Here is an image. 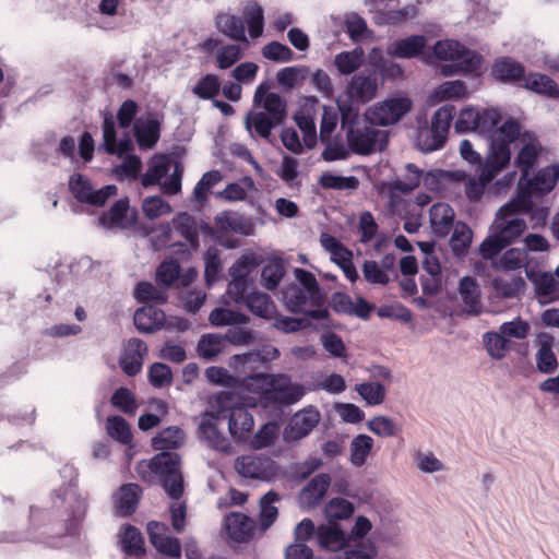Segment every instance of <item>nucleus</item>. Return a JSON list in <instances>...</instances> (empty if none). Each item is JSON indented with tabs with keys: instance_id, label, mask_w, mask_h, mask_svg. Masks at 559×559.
<instances>
[{
	"instance_id": "79ce46f5",
	"label": "nucleus",
	"mask_w": 559,
	"mask_h": 559,
	"mask_svg": "<svg viewBox=\"0 0 559 559\" xmlns=\"http://www.w3.org/2000/svg\"><path fill=\"white\" fill-rule=\"evenodd\" d=\"M170 168V158L166 155H159L152 158L146 173L142 176L143 187H152L160 182Z\"/></svg>"
},
{
	"instance_id": "f03ea898",
	"label": "nucleus",
	"mask_w": 559,
	"mask_h": 559,
	"mask_svg": "<svg viewBox=\"0 0 559 559\" xmlns=\"http://www.w3.org/2000/svg\"><path fill=\"white\" fill-rule=\"evenodd\" d=\"M245 23L252 39L262 36L264 31V10L254 0L248 1L242 11V17L228 12H219L214 19L216 29L235 41L248 44Z\"/></svg>"
},
{
	"instance_id": "72a5a7b5",
	"label": "nucleus",
	"mask_w": 559,
	"mask_h": 559,
	"mask_svg": "<svg viewBox=\"0 0 559 559\" xmlns=\"http://www.w3.org/2000/svg\"><path fill=\"white\" fill-rule=\"evenodd\" d=\"M121 549L127 556L140 557L145 554L144 538L140 530L124 524L121 530Z\"/></svg>"
},
{
	"instance_id": "20e7f679",
	"label": "nucleus",
	"mask_w": 559,
	"mask_h": 559,
	"mask_svg": "<svg viewBox=\"0 0 559 559\" xmlns=\"http://www.w3.org/2000/svg\"><path fill=\"white\" fill-rule=\"evenodd\" d=\"M181 459L176 452H159L148 463L141 462L138 472L141 474L145 466L158 476L162 487L171 499H179L183 493V478L180 472Z\"/></svg>"
},
{
	"instance_id": "052dcab7",
	"label": "nucleus",
	"mask_w": 559,
	"mask_h": 559,
	"mask_svg": "<svg viewBox=\"0 0 559 559\" xmlns=\"http://www.w3.org/2000/svg\"><path fill=\"white\" fill-rule=\"evenodd\" d=\"M524 285L525 282L522 277H513L511 280H507L504 277H496L492 280L493 289L499 296L503 298H512L518 296Z\"/></svg>"
},
{
	"instance_id": "69168bd1",
	"label": "nucleus",
	"mask_w": 559,
	"mask_h": 559,
	"mask_svg": "<svg viewBox=\"0 0 559 559\" xmlns=\"http://www.w3.org/2000/svg\"><path fill=\"white\" fill-rule=\"evenodd\" d=\"M499 331L509 341L510 338L524 340L528 336L531 326L528 322L518 317L512 321L502 323Z\"/></svg>"
},
{
	"instance_id": "6ab92c4d",
	"label": "nucleus",
	"mask_w": 559,
	"mask_h": 559,
	"mask_svg": "<svg viewBox=\"0 0 559 559\" xmlns=\"http://www.w3.org/2000/svg\"><path fill=\"white\" fill-rule=\"evenodd\" d=\"M283 300L290 312L304 313L307 308L319 307L322 300L314 298L296 284H290L283 290Z\"/></svg>"
},
{
	"instance_id": "603ef678",
	"label": "nucleus",
	"mask_w": 559,
	"mask_h": 559,
	"mask_svg": "<svg viewBox=\"0 0 559 559\" xmlns=\"http://www.w3.org/2000/svg\"><path fill=\"white\" fill-rule=\"evenodd\" d=\"M433 96L439 102L465 98L467 96V87L461 80L448 81L439 85Z\"/></svg>"
},
{
	"instance_id": "c85d7f7f",
	"label": "nucleus",
	"mask_w": 559,
	"mask_h": 559,
	"mask_svg": "<svg viewBox=\"0 0 559 559\" xmlns=\"http://www.w3.org/2000/svg\"><path fill=\"white\" fill-rule=\"evenodd\" d=\"M142 489L136 484H124L116 496V508L120 516H130L136 510Z\"/></svg>"
},
{
	"instance_id": "4468645a",
	"label": "nucleus",
	"mask_w": 559,
	"mask_h": 559,
	"mask_svg": "<svg viewBox=\"0 0 559 559\" xmlns=\"http://www.w3.org/2000/svg\"><path fill=\"white\" fill-rule=\"evenodd\" d=\"M377 124H371L368 120L362 128H349L346 138L350 150L354 153L368 155L372 153L383 132L376 129Z\"/></svg>"
},
{
	"instance_id": "4be33fe9",
	"label": "nucleus",
	"mask_w": 559,
	"mask_h": 559,
	"mask_svg": "<svg viewBox=\"0 0 559 559\" xmlns=\"http://www.w3.org/2000/svg\"><path fill=\"white\" fill-rule=\"evenodd\" d=\"M219 417V414H210L207 419L202 420L199 430L212 449L229 453L231 451V444L217 426Z\"/></svg>"
},
{
	"instance_id": "39448f33",
	"label": "nucleus",
	"mask_w": 559,
	"mask_h": 559,
	"mask_svg": "<svg viewBox=\"0 0 559 559\" xmlns=\"http://www.w3.org/2000/svg\"><path fill=\"white\" fill-rule=\"evenodd\" d=\"M502 117L497 109L493 108H485L479 110L477 118V127H475V132L486 135L489 141V152L492 151V146L496 140L504 141L507 143V148L510 150V145L514 142L521 132V127L519 122L513 119H509L502 123L501 127H498Z\"/></svg>"
},
{
	"instance_id": "3c124183",
	"label": "nucleus",
	"mask_w": 559,
	"mask_h": 559,
	"mask_svg": "<svg viewBox=\"0 0 559 559\" xmlns=\"http://www.w3.org/2000/svg\"><path fill=\"white\" fill-rule=\"evenodd\" d=\"M319 183L324 189L355 190L359 186V180L354 176L343 177L325 171L321 175Z\"/></svg>"
},
{
	"instance_id": "f704fd0d",
	"label": "nucleus",
	"mask_w": 559,
	"mask_h": 559,
	"mask_svg": "<svg viewBox=\"0 0 559 559\" xmlns=\"http://www.w3.org/2000/svg\"><path fill=\"white\" fill-rule=\"evenodd\" d=\"M281 124V122H274V120L263 111L250 112L246 117L247 129L269 142H271L272 130Z\"/></svg>"
},
{
	"instance_id": "a211bd4d",
	"label": "nucleus",
	"mask_w": 559,
	"mask_h": 559,
	"mask_svg": "<svg viewBox=\"0 0 559 559\" xmlns=\"http://www.w3.org/2000/svg\"><path fill=\"white\" fill-rule=\"evenodd\" d=\"M219 231L236 233L242 236H251L254 233V223L251 217L233 211H223L214 218Z\"/></svg>"
},
{
	"instance_id": "7ed1b4c3",
	"label": "nucleus",
	"mask_w": 559,
	"mask_h": 559,
	"mask_svg": "<svg viewBox=\"0 0 559 559\" xmlns=\"http://www.w3.org/2000/svg\"><path fill=\"white\" fill-rule=\"evenodd\" d=\"M511 150L507 148L504 141L496 140L492 151L488 153L478 177L468 176L465 182V194L471 202H478L486 187L509 164Z\"/></svg>"
},
{
	"instance_id": "a18cd8bd",
	"label": "nucleus",
	"mask_w": 559,
	"mask_h": 559,
	"mask_svg": "<svg viewBox=\"0 0 559 559\" xmlns=\"http://www.w3.org/2000/svg\"><path fill=\"white\" fill-rule=\"evenodd\" d=\"M373 447V439L367 435H358L350 443V462L354 466H362Z\"/></svg>"
},
{
	"instance_id": "b1692460",
	"label": "nucleus",
	"mask_w": 559,
	"mask_h": 559,
	"mask_svg": "<svg viewBox=\"0 0 559 559\" xmlns=\"http://www.w3.org/2000/svg\"><path fill=\"white\" fill-rule=\"evenodd\" d=\"M225 526L229 537L238 543L249 542L254 533L253 522L240 512L230 513L225 518Z\"/></svg>"
},
{
	"instance_id": "7c9ffc66",
	"label": "nucleus",
	"mask_w": 559,
	"mask_h": 559,
	"mask_svg": "<svg viewBox=\"0 0 559 559\" xmlns=\"http://www.w3.org/2000/svg\"><path fill=\"white\" fill-rule=\"evenodd\" d=\"M552 336L546 333L538 335L539 348L536 353V365L543 373H552L558 367L557 357L552 352Z\"/></svg>"
},
{
	"instance_id": "e2e57ef3",
	"label": "nucleus",
	"mask_w": 559,
	"mask_h": 559,
	"mask_svg": "<svg viewBox=\"0 0 559 559\" xmlns=\"http://www.w3.org/2000/svg\"><path fill=\"white\" fill-rule=\"evenodd\" d=\"M111 404L124 414L133 415L138 404L132 392L121 386L115 391L110 400Z\"/></svg>"
},
{
	"instance_id": "5fc2aeb1",
	"label": "nucleus",
	"mask_w": 559,
	"mask_h": 559,
	"mask_svg": "<svg viewBox=\"0 0 559 559\" xmlns=\"http://www.w3.org/2000/svg\"><path fill=\"white\" fill-rule=\"evenodd\" d=\"M484 343L486 346V349L488 354L496 358V359H502L506 357L510 344L509 340H507L501 332H487L484 334Z\"/></svg>"
},
{
	"instance_id": "f3484780",
	"label": "nucleus",
	"mask_w": 559,
	"mask_h": 559,
	"mask_svg": "<svg viewBox=\"0 0 559 559\" xmlns=\"http://www.w3.org/2000/svg\"><path fill=\"white\" fill-rule=\"evenodd\" d=\"M490 74L497 82L521 86L525 67L511 57H500L492 63Z\"/></svg>"
},
{
	"instance_id": "1a4fd4ad",
	"label": "nucleus",
	"mask_w": 559,
	"mask_h": 559,
	"mask_svg": "<svg viewBox=\"0 0 559 559\" xmlns=\"http://www.w3.org/2000/svg\"><path fill=\"white\" fill-rule=\"evenodd\" d=\"M235 469L246 478L271 480L276 474L275 462L265 455L247 454L236 459Z\"/></svg>"
},
{
	"instance_id": "cd10ccee",
	"label": "nucleus",
	"mask_w": 559,
	"mask_h": 559,
	"mask_svg": "<svg viewBox=\"0 0 559 559\" xmlns=\"http://www.w3.org/2000/svg\"><path fill=\"white\" fill-rule=\"evenodd\" d=\"M433 233L439 237L449 235L454 221V211L447 203H436L429 211Z\"/></svg>"
},
{
	"instance_id": "a878e982",
	"label": "nucleus",
	"mask_w": 559,
	"mask_h": 559,
	"mask_svg": "<svg viewBox=\"0 0 559 559\" xmlns=\"http://www.w3.org/2000/svg\"><path fill=\"white\" fill-rule=\"evenodd\" d=\"M254 426L252 414L245 406H233L229 409L228 429L234 438L243 439Z\"/></svg>"
},
{
	"instance_id": "de8ad7c7",
	"label": "nucleus",
	"mask_w": 559,
	"mask_h": 559,
	"mask_svg": "<svg viewBox=\"0 0 559 559\" xmlns=\"http://www.w3.org/2000/svg\"><path fill=\"white\" fill-rule=\"evenodd\" d=\"M280 500V495L273 490L267 491L260 500V524L263 528H269L277 519L278 510L273 506Z\"/></svg>"
},
{
	"instance_id": "e433bc0d",
	"label": "nucleus",
	"mask_w": 559,
	"mask_h": 559,
	"mask_svg": "<svg viewBox=\"0 0 559 559\" xmlns=\"http://www.w3.org/2000/svg\"><path fill=\"white\" fill-rule=\"evenodd\" d=\"M185 441V432L179 427H168L162 430L152 440V447L156 451L169 452L168 450L178 449Z\"/></svg>"
},
{
	"instance_id": "2f4dec72",
	"label": "nucleus",
	"mask_w": 559,
	"mask_h": 559,
	"mask_svg": "<svg viewBox=\"0 0 559 559\" xmlns=\"http://www.w3.org/2000/svg\"><path fill=\"white\" fill-rule=\"evenodd\" d=\"M460 295L468 313L478 314L481 309L480 289L474 277L465 276L460 282Z\"/></svg>"
},
{
	"instance_id": "49530a36",
	"label": "nucleus",
	"mask_w": 559,
	"mask_h": 559,
	"mask_svg": "<svg viewBox=\"0 0 559 559\" xmlns=\"http://www.w3.org/2000/svg\"><path fill=\"white\" fill-rule=\"evenodd\" d=\"M209 320L211 324L215 326L238 325L249 322V318L246 314L225 308H215L212 310Z\"/></svg>"
},
{
	"instance_id": "ddd939ff",
	"label": "nucleus",
	"mask_w": 559,
	"mask_h": 559,
	"mask_svg": "<svg viewBox=\"0 0 559 559\" xmlns=\"http://www.w3.org/2000/svg\"><path fill=\"white\" fill-rule=\"evenodd\" d=\"M455 112V106L453 105H444L435 112L431 127L427 132V135L431 139L427 145V151H436L443 146Z\"/></svg>"
},
{
	"instance_id": "6e6552de",
	"label": "nucleus",
	"mask_w": 559,
	"mask_h": 559,
	"mask_svg": "<svg viewBox=\"0 0 559 559\" xmlns=\"http://www.w3.org/2000/svg\"><path fill=\"white\" fill-rule=\"evenodd\" d=\"M69 188L79 202L94 206L104 205L109 197L117 193V187L115 185H108L99 190H94L90 180L81 174L71 176Z\"/></svg>"
},
{
	"instance_id": "9b49d317",
	"label": "nucleus",
	"mask_w": 559,
	"mask_h": 559,
	"mask_svg": "<svg viewBox=\"0 0 559 559\" xmlns=\"http://www.w3.org/2000/svg\"><path fill=\"white\" fill-rule=\"evenodd\" d=\"M321 415L320 412L309 406L297 412L284 430V439L287 442L299 441L311 433L318 426Z\"/></svg>"
},
{
	"instance_id": "774afa93",
	"label": "nucleus",
	"mask_w": 559,
	"mask_h": 559,
	"mask_svg": "<svg viewBox=\"0 0 559 559\" xmlns=\"http://www.w3.org/2000/svg\"><path fill=\"white\" fill-rule=\"evenodd\" d=\"M223 337L226 344L229 343L235 346H246L255 342V332L251 329L234 325L223 334Z\"/></svg>"
},
{
	"instance_id": "58836bf2",
	"label": "nucleus",
	"mask_w": 559,
	"mask_h": 559,
	"mask_svg": "<svg viewBox=\"0 0 559 559\" xmlns=\"http://www.w3.org/2000/svg\"><path fill=\"white\" fill-rule=\"evenodd\" d=\"M226 343L222 334H203L198 342L197 352L199 357L211 360L222 354Z\"/></svg>"
},
{
	"instance_id": "bb28decb",
	"label": "nucleus",
	"mask_w": 559,
	"mask_h": 559,
	"mask_svg": "<svg viewBox=\"0 0 559 559\" xmlns=\"http://www.w3.org/2000/svg\"><path fill=\"white\" fill-rule=\"evenodd\" d=\"M264 97L263 107L265 109V114L270 116L274 120V122L283 123L287 114H286V104L282 99V97L276 93H267L266 88L263 84L259 85L254 93V102L261 103L262 97Z\"/></svg>"
},
{
	"instance_id": "c9c22d12",
	"label": "nucleus",
	"mask_w": 559,
	"mask_h": 559,
	"mask_svg": "<svg viewBox=\"0 0 559 559\" xmlns=\"http://www.w3.org/2000/svg\"><path fill=\"white\" fill-rule=\"evenodd\" d=\"M542 150L540 143L534 138L532 141L524 144L518 153L515 164L522 173V180L530 176L531 169L536 164Z\"/></svg>"
},
{
	"instance_id": "4d7b16f0",
	"label": "nucleus",
	"mask_w": 559,
	"mask_h": 559,
	"mask_svg": "<svg viewBox=\"0 0 559 559\" xmlns=\"http://www.w3.org/2000/svg\"><path fill=\"white\" fill-rule=\"evenodd\" d=\"M362 51L354 49L352 51H342L335 56L334 64L340 73L347 75L355 72L361 64Z\"/></svg>"
},
{
	"instance_id": "ea45409f",
	"label": "nucleus",
	"mask_w": 559,
	"mask_h": 559,
	"mask_svg": "<svg viewBox=\"0 0 559 559\" xmlns=\"http://www.w3.org/2000/svg\"><path fill=\"white\" fill-rule=\"evenodd\" d=\"M331 484V477L329 474L316 475L302 489L301 497L309 504H317L325 496Z\"/></svg>"
},
{
	"instance_id": "c756f323",
	"label": "nucleus",
	"mask_w": 559,
	"mask_h": 559,
	"mask_svg": "<svg viewBox=\"0 0 559 559\" xmlns=\"http://www.w3.org/2000/svg\"><path fill=\"white\" fill-rule=\"evenodd\" d=\"M521 87L532 91L539 95H545L550 98H559V86L548 75L542 73L525 74Z\"/></svg>"
},
{
	"instance_id": "680f3d73",
	"label": "nucleus",
	"mask_w": 559,
	"mask_h": 559,
	"mask_svg": "<svg viewBox=\"0 0 559 559\" xmlns=\"http://www.w3.org/2000/svg\"><path fill=\"white\" fill-rule=\"evenodd\" d=\"M262 56L274 62H289L294 59V51L280 41H271L262 48Z\"/></svg>"
},
{
	"instance_id": "f257e3e1",
	"label": "nucleus",
	"mask_w": 559,
	"mask_h": 559,
	"mask_svg": "<svg viewBox=\"0 0 559 559\" xmlns=\"http://www.w3.org/2000/svg\"><path fill=\"white\" fill-rule=\"evenodd\" d=\"M516 207L518 204L514 203L506 204L497 213L491 234L479 247V253L484 259H492L526 229L525 221L515 215Z\"/></svg>"
},
{
	"instance_id": "13d9d810",
	"label": "nucleus",
	"mask_w": 559,
	"mask_h": 559,
	"mask_svg": "<svg viewBox=\"0 0 559 559\" xmlns=\"http://www.w3.org/2000/svg\"><path fill=\"white\" fill-rule=\"evenodd\" d=\"M180 270V264L177 261H163L156 270L157 284L167 289L178 280Z\"/></svg>"
},
{
	"instance_id": "c03bdc74",
	"label": "nucleus",
	"mask_w": 559,
	"mask_h": 559,
	"mask_svg": "<svg viewBox=\"0 0 559 559\" xmlns=\"http://www.w3.org/2000/svg\"><path fill=\"white\" fill-rule=\"evenodd\" d=\"M271 380H273V374L271 373H255L239 379L238 388H242L259 394L261 402L266 405V397L270 390Z\"/></svg>"
},
{
	"instance_id": "0e129e2a",
	"label": "nucleus",
	"mask_w": 559,
	"mask_h": 559,
	"mask_svg": "<svg viewBox=\"0 0 559 559\" xmlns=\"http://www.w3.org/2000/svg\"><path fill=\"white\" fill-rule=\"evenodd\" d=\"M325 513L330 522L332 520H345L354 513V506L344 498H334L326 504Z\"/></svg>"
},
{
	"instance_id": "864d4df0",
	"label": "nucleus",
	"mask_w": 559,
	"mask_h": 559,
	"mask_svg": "<svg viewBox=\"0 0 559 559\" xmlns=\"http://www.w3.org/2000/svg\"><path fill=\"white\" fill-rule=\"evenodd\" d=\"M423 171L415 164H407L405 167L404 179H396L392 182V188L402 193L412 192L416 189L421 179Z\"/></svg>"
},
{
	"instance_id": "bf43d9fd",
	"label": "nucleus",
	"mask_w": 559,
	"mask_h": 559,
	"mask_svg": "<svg viewBox=\"0 0 559 559\" xmlns=\"http://www.w3.org/2000/svg\"><path fill=\"white\" fill-rule=\"evenodd\" d=\"M356 391L369 405H379L385 399V388L380 382L357 384Z\"/></svg>"
},
{
	"instance_id": "423d86ee",
	"label": "nucleus",
	"mask_w": 559,
	"mask_h": 559,
	"mask_svg": "<svg viewBox=\"0 0 559 559\" xmlns=\"http://www.w3.org/2000/svg\"><path fill=\"white\" fill-rule=\"evenodd\" d=\"M559 180V165L539 169L533 178H522L519 182L520 203L525 207L531 204L534 194H545L554 189Z\"/></svg>"
},
{
	"instance_id": "f8f14e48",
	"label": "nucleus",
	"mask_w": 559,
	"mask_h": 559,
	"mask_svg": "<svg viewBox=\"0 0 559 559\" xmlns=\"http://www.w3.org/2000/svg\"><path fill=\"white\" fill-rule=\"evenodd\" d=\"M200 51L211 55L215 51L216 66L226 70L236 64L243 56L242 48L237 44L222 45L219 38L209 37L199 45Z\"/></svg>"
},
{
	"instance_id": "37998d69",
	"label": "nucleus",
	"mask_w": 559,
	"mask_h": 559,
	"mask_svg": "<svg viewBox=\"0 0 559 559\" xmlns=\"http://www.w3.org/2000/svg\"><path fill=\"white\" fill-rule=\"evenodd\" d=\"M105 427L107 435L115 441L124 445L132 442L131 427L123 417L118 415L108 416Z\"/></svg>"
},
{
	"instance_id": "a19ab883",
	"label": "nucleus",
	"mask_w": 559,
	"mask_h": 559,
	"mask_svg": "<svg viewBox=\"0 0 559 559\" xmlns=\"http://www.w3.org/2000/svg\"><path fill=\"white\" fill-rule=\"evenodd\" d=\"M174 228L182 236L191 248L199 247L198 225L193 216L179 213L173 221Z\"/></svg>"
},
{
	"instance_id": "aec40b11",
	"label": "nucleus",
	"mask_w": 559,
	"mask_h": 559,
	"mask_svg": "<svg viewBox=\"0 0 559 559\" xmlns=\"http://www.w3.org/2000/svg\"><path fill=\"white\" fill-rule=\"evenodd\" d=\"M427 39L423 35H412L391 43L386 52L393 58L412 59L423 53Z\"/></svg>"
},
{
	"instance_id": "09e8293b",
	"label": "nucleus",
	"mask_w": 559,
	"mask_h": 559,
	"mask_svg": "<svg viewBox=\"0 0 559 559\" xmlns=\"http://www.w3.org/2000/svg\"><path fill=\"white\" fill-rule=\"evenodd\" d=\"M221 82L216 74L203 75L192 87V93L201 99H213L219 94Z\"/></svg>"
},
{
	"instance_id": "8fccbe9b",
	"label": "nucleus",
	"mask_w": 559,
	"mask_h": 559,
	"mask_svg": "<svg viewBox=\"0 0 559 559\" xmlns=\"http://www.w3.org/2000/svg\"><path fill=\"white\" fill-rule=\"evenodd\" d=\"M129 211L128 199H120L116 201L108 212L104 213L100 217L103 225L108 227H123L126 226L124 221Z\"/></svg>"
},
{
	"instance_id": "2eb2a0df",
	"label": "nucleus",
	"mask_w": 559,
	"mask_h": 559,
	"mask_svg": "<svg viewBox=\"0 0 559 559\" xmlns=\"http://www.w3.org/2000/svg\"><path fill=\"white\" fill-rule=\"evenodd\" d=\"M148 348L141 338H129L122 348L119 357V366L121 370L129 377L136 376L143 366L144 357L147 355Z\"/></svg>"
},
{
	"instance_id": "338daca9",
	"label": "nucleus",
	"mask_w": 559,
	"mask_h": 559,
	"mask_svg": "<svg viewBox=\"0 0 559 559\" xmlns=\"http://www.w3.org/2000/svg\"><path fill=\"white\" fill-rule=\"evenodd\" d=\"M206 379L214 384L227 388H238L239 378L229 373L224 367L211 366L205 370Z\"/></svg>"
},
{
	"instance_id": "dca6fc26",
	"label": "nucleus",
	"mask_w": 559,
	"mask_h": 559,
	"mask_svg": "<svg viewBox=\"0 0 559 559\" xmlns=\"http://www.w3.org/2000/svg\"><path fill=\"white\" fill-rule=\"evenodd\" d=\"M168 527L160 522L152 521L147 524L150 543L154 548L170 558L180 559L181 544L177 537L166 535Z\"/></svg>"
},
{
	"instance_id": "412c9836",
	"label": "nucleus",
	"mask_w": 559,
	"mask_h": 559,
	"mask_svg": "<svg viewBox=\"0 0 559 559\" xmlns=\"http://www.w3.org/2000/svg\"><path fill=\"white\" fill-rule=\"evenodd\" d=\"M378 90V79L376 73L365 75L364 73L356 74L352 78L347 93L350 98L361 103L371 100Z\"/></svg>"
},
{
	"instance_id": "4c0bfd02",
	"label": "nucleus",
	"mask_w": 559,
	"mask_h": 559,
	"mask_svg": "<svg viewBox=\"0 0 559 559\" xmlns=\"http://www.w3.org/2000/svg\"><path fill=\"white\" fill-rule=\"evenodd\" d=\"M134 136L141 148H152L160 136V124L156 119H150L145 123L134 126Z\"/></svg>"
},
{
	"instance_id": "393cba45",
	"label": "nucleus",
	"mask_w": 559,
	"mask_h": 559,
	"mask_svg": "<svg viewBox=\"0 0 559 559\" xmlns=\"http://www.w3.org/2000/svg\"><path fill=\"white\" fill-rule=\"evenodd\" d=\"M319 545L328 550L337 551L347 546L349 537L338 524L330 522L328 525H320L317 528Z\"/></svg>"
},
{
	"instance_id": "0eeeda50",
	"label": "nucleus",
	"mask_w": 559,
	"mask_h": 559,
	"mask_svg": "<svg viewBox=\"0 0 559 559\" xmlns=\"http://www.w3.org/2000/svg\"><path fill=\"white\" fill-rule=\"evenodd\" d=\"M412 108V102L406 97L389 98L378 103L366 114L371 124L390 126L397 122Z\"/></svg>"
},
{
	"instance_id": "473e14b6",
	"label": "nucleus",
	"mask_w": 559,
	"mask_h": 559,
	"mask_svg": "<svg viewBox=\"0 0 559 559\" xmlns=\"http://www.w3.org/2000/svg\"><path fill=\"white\" fill-rule=\"evenodd\" d=\"M255 316L271 320L276 314V307L272 298L261 292H251L242 302Z\"/></svg>"
},
{
	"instance_id": "6e6d98bb",
	"label": "nucleus",
	"mask_w": 559,
	"mask_h": 559,
	"mask_svg": "<svg viewBox=\"0 0 559 559\" xmlns=\"http://www.w3.org/2000/svg\"><path fill=\"white\" fill-rule=\"evenodd\" d=\"M134 297L138 301H155L157 304L167 302L168 296L165 289H159L150 282H140L135 286Z\"/></svg>"
},
{
	"instance_id": "9d476101",
	"label": "nucleus",
	"mask_w": 559,
	"mask_h": 559,
	"mask_svg": "<svg viewBox=\"0 0 559 559\" xmlns=\"http://www.w3.org/2000/svg\"><path fill=\"white\" fill-rule=\"evenodd\" d=\"M270 383L266 405H293L305 395L304 386L293 383L287 374H273Z\"/></svg>"
},
{
	"instance_id": "5701e85b",
	"label": "nucleus",
	"mask_w": 559,
	"mask_h": 559,
	"mask_svg": "<svg viewBox=\"0 0 559 559\" xmlns=\"http://www.w3.org/2000/svg\"><path fill=\"white\" fill-rule=\"evenodd\" d=\"M133 321L141 333H153L164 326L166 316L163 310L150 305L138 309L133 316Z\"/></svg>"
}]
</instances>
